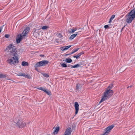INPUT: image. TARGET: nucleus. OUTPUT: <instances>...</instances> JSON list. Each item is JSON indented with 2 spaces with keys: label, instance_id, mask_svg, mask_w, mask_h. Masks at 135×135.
Listing matches in <instances>:
<instances>
[{
  "label": "nucleus",
  "instance_id": "nucleus-16",
  "mask_svg": "<svg viewBox=\"0 0 135 135\" xmlns=\"http://www.w3.org/2000/svg\"><path fill=\"white\" fill-rule=\"evenodd\" d=\"M22 65L23 66H28V63L26 61H23L22 62Z\"/></svg>",
  "mask_w": 135,
  "mask_h": 135
},
{
  "label": "nucleus",
  "instance_id": "nucleus-6",
  "mask_svg": "<svg viewBox=\"0 0 135 135\" xmlns=\"http://www.w3.org/2000/svg\"><path fill=\"white\" fill-rule=\"evenodd\" d=\"M114 125H112L111 126H109L108 127L106 128L105 131V132L104 133L106 135H108L110 131L114 127Z\"/></svg>",
  "mask_w": 135,
  "mask_h": 135
},
{
  "label": "nucleus",
  "instance_id": "nucleus-26",
  "mask_svg": "<svg viewBox=\"0 0 135 135\" xmlns=\"http://www.w3.org/2000/svg\"><path fill=\"white\" fill-rule=\"evenodd\" d=\"M43 76L47 78L49 77V75L45 73L42 74Z\"/></svg>",
  "mask_w": 135,
  "mask_h": 135
},
{
  "label": "nucleus",
  "instance_id": "nucleus-21",
  "mask_svg": "<svg viewBox=\"0 0 135 135\" xmlns=\"http://www.w3.org/2000/svg\"><path fill=\"white\" fill-rule=\"evenodd\" d=\"M65 61L68 63H70L72 62V60L70 58H67L66 59Z\"/></svg>",
  "mask_w": 135,
  "mask_h": 135
},
{
  "label": "nucleus",
  "instance_id": "nucleus-3",
  "mask_svg": "<svg viewBox=\"0 0 135 135\" xmlns=\"http://www.w3.org/2000/svg\"><path fill=\"white\" fill-rule=\"evenodd\" d=\"M14 122L16 123L17 126L20 128V127L23 128L26 125V124L23 123L22 120H21L18 117L16 118V119L14 120Z\"/></svg>",
  "mask_w": 135,
  "mask_h": 135
},
{
  "label": "nucleus",
  "instance_id": "nucleus-28",
  "mask_svg": "<svg viewBox=\"0 0 135 135\" xmlns=\"http://www.w3.org/2000/svg\"><path fill=\"white\" fill-rule=\"evenodd\" d=\"M38 89L39 90H42L43 91H44L45 90V89L42 88L41 87H40L39 88H38Z\"/></svg>",
  "mask_w": 135,
  "mask_h": 135
},
{
  "label": "nucleus",
  "instance_id": "nucleus-5",
  "mask_svg": "<svg viewBox=\"0 0 135 135\" xmlns=\"http://www.w3.org/2000/svg\"><path fill=\"white\" fill-rule=\"evenodd\" d=\"M113 91L112 90L110 89H107L104 93V95H106L108 98L111 96L113 94Z\"/></svg>",
  "mask_w": 135,
  "mask_h": 135
},
{
  "label": "nucleus",
  "instance_id": "nucleus-34",
  "mask_svg": "<svg viewBox=\"0 0 135 135\" xmlns=\"http://www.w3.org/2000/svg\"><path fill=\"white\" fill-rule=\"evenodd\" d=\"M109 27V26L108 25H105L104 26V27L105 29H107Z\"/></svg>",
  "mask_w": 135,
  "mask_h": 135
},
{
  "label": "nucleus",
  "instance_id": "nucleus-20",
  "mask_svg": "<svg viewBox=\"0 0 135 135\" xmlns=\"http://www.w3.org/2000/svg\"><path fill=\"white\" fill-rule=\"evenodd\" d=\"M23 77H25L26 78H27L29 79H30L31 78V77L29 75L26 74V75L25 74V73L24 74V75L23 76Z\"/></svg>",
  "mask_w": 135,
  "mask_h": 135
},
{
  "label": "nucleus",
  "instance_id": "nucleus-29",
  "mask_svg": "<svg viewBox=\"0 0 135 135\" xmlns=\"http://www.w3.org/2000/svg\"><path fill=\"white\" fill-rule=\"evenodd\" d=\"M44 91L48 95H50L51 94V93L50 92L47 91L46 90H45Z\"/></svg>",
  "mask_w": 135,
  "mask_h": 135
},
{
  "label": "nucleus",
  "instance_id": "nucleus-40",
  "mask_svg": "<svg viewBox=\"0 0 135 135\" xmlns=\"http://www.w3.org/2000/svg\"><path fill=\"white\" fill-rule=\"evenodd\" d=\"M132 85H131L130 86H129L128 87H127V88H129V87H130V88H131L132 87Z\"/></svg>",
  "mask_w": 135,
  "mask_h": 135
},
{
  "label": "nucleus",
  "instance_id": "nucleus-39",
  "mask_svg": "<svg viewBox=\"0 0 135 135\" xmlns=\"http://www.w3.org/2000/svg\"><path fill=\"white\" fill-rule=\"evenodd\" d=\"M73 29L75 31L76 30H77V29L76 28H73Z\"/></svg>",
  "mask_w": 135,
  "mask_h": 135
},
{
  "label": "nucleus",
  "instance_id": "nucleus-12",
  "mask_svg": "<svg viewBox=\"0 0 135 135\" xmlns=\"http://www.w3.org/2000/svg\"><path fill=\"white\" fill-rule=\"evenodd\" d=\"M107 96L106 95H104V96L102 97V98L99 102V104L100 103L102 102L105 100L107 99Z\"/></svg>",
  "mask_w": 135,
  "mask_h": 135
},
{
  "label": "nucleus",
  "instance_id": "nucleus-43",
  "mask_svg": "<svg viewBox=\"0 0 135 135\" xmlns=\"http://www.w3.org/2000/svg\"><path fill=\"white\" fill-rule=\"evenodd\" d=\"M101 135H106V134H101Z\"/></svg>",
  "mask_w": 135,
  "mask_h": 135
},
{
  "label": "nucleus",
  "instance_id": "nucleus-17",
  "mask_svg": "<svg viewBox=\"0 0 135 135\" xmlns=\"http://www.w3.org/2000/svg\"><path fill=\"white\" fill-rule=\"evenodd\" d=\"M77 33H76L72 35H71L70 37V40H72L75 38L76 36L77 35Z\"/></svg>",
  "mask_w": 135,
  "mask_h": 135
},
{
  "label": "nucleus",
  "instance_id": "nucleus-30",
  "mask_svg": "<svg viewBox=\"0 0 135 135\" xmlns=\"http://www.w3.org/2000/svg\"><path fill=\"white\" fill-rule=\"evenodd\" d=\"M113 87V85H110L108 87V89H111Z\"/></svg>",
  "mask_w": 135,
  "mask_h": 135
},
{
  "label": "nucleus",
  "instance_id": "nucleus-2",
  "mask_svg": "<svg viewBox=\"0 0 135 135\" xmlns=\"http://www.w3.org/2000/svg\"><path fill=\"white\" fill-rule=\"evenodd\" d=\"M126 22L129 24L131 23L135 18V14L131 10L126 15Z\"/></svg>",
  "mask_w": 135,
  "mask_h": 135
},
{
  "label": "nucleus",
  "instance_id": "nucleus-8",
  "mask_svg": "<svg viewBox=\"0 0 135 135\" xmlns=\"http://www.w3.org/2000/svg\"><path fill=\"white\" fill-rule=\"evenodd\" d=\"M30 30V28L28 27H27L23 31L22 34V36L25 37V36H26V35L27 34Z\"/></svg>",
  "mask_w": 135,
  "mask_h": 135
},
{
  "label": "nucleus",
  "instance_id": "nucleus-1",
  "mask_svg": "<svg viewBox=\"0 0 135 135\" xmlns=\"http://www.w3.org/2000/svg\"><path fill=\"white\" fill-rule=\"evenodd\" d=\"M6 50L12 53L10 56L11 58L8 59L7 61L8 63L11 65H15V64H18V57L16 56V49L15 46L12 44H10L7 47L6 49Z\"/></svg>",
  "mask_w": 135,
  "mask_h": 135
},
{
  "label": "nucleus",
  "instance_id": "nucleus-7",
  "mask_svg": "<svg viewBox=\"0 0 135 135\" xmlns=\"http://www.w3.org/2000/svg\"><path fill=\"white\" fill-rule=\"evenodd\" d=\"M41 29V28L40 27L38 28H35L34 29L33 31V34L36 36H39L40 35V30Z\"/></svg>",
  "mask_w": 135,
  "mask_h": 135
},
{
  "label": "nucleus",
  "instance_id": "nucleus-32",
  "mask_svg": "<svg viewBox=\"0 0 135 135\" xmlns=\"http://www.w3.org/2000/svg\"><path fill=\"white\" fill-rule=\"evenodd\" d=\"M5 37L6 38H8L9 37V35L8 34H6L5 35Z\"/></svg>",
  "mask_w": 135,
  "mask_h": 135
},
{
  "label": "nucleus",
  "instance_id": "nucleus-41",
  "mask_svg": "<svg viewBox=\"0 0 135 135\" xmlns=\"http://www.w3.org/2000/svg\"><path fill=\"white\" fill-rule=\"evenodd\" d=\"M2 30V28H0V33L1 32V30Z\"/></svg>",
  "mask_w": 135,
  "mask_h": 135
},
{
  "label": "nucleus",
  "instance_id": "nucleus-14",
  "mask_svg": "<svg viewBox=\"0 0 135 135\" xmlns=\"http://www.w3.org/2000/svg\"><path fill=\"white\" fill-rule=\"evenodd\" d=\"M84 53L82 52H80L78 53L77 55L73 56V57L74 58H76V59H78L79 57L81 55H82Z\"/></svg>",
  "mask_w": 135,
  "mask_h": 135
},
{
  "label": "nucleus",
  "instance_id": "nucleus-23",
  "mask_svg": "<svg viewBox=\"0 0 135 135\" xmlns=\"http://www.w3.org/2000/svg\"><path fill=\"white\" fill-rule=\"evenodd\" d=\"M80 65L79 64H77L76 65H74L73 66H71V68H77L79 67Z\"/></svg>",
  "mask_w": 135,
  "mask_h": 135
},
{
  "label": "nucleus",
  "instance_id": "nucleus-31",
  "mask_svg": "<svg viewBox=\"0 0 135 135\" xmlns=\"http://www.w3.org/2000/svg\"><path fill=\"white\" fill-rule=\"evenodd\" d=\"M79 48H77L76 49H74L73 50L74 51V52H76L79 50Z\"/></svg>",
  "mask_w": 135,
  "mask_h": 135
},
{
  "label": "nucleus",
  "instance_id": "nucleus-24",
  "mask_svg": "<svg viewBox=\"0 0 135 135\" xmlns=\"http://www.w3.org/2000/svg\"><path fill=\"white\" fill-rule=\"evenodd\" d=\"M49 27L47 26H43L42 28H41V29L42 28L43 30H46L47 28H49Z\"/></svg>",
  "mask_w": 135,
  "mask_h": 135
},
{
  "label": "nucleus",
  "instance_id": "nucleus-42",
  "mask_svg": "<svg viewBox=\"0 0 135 135\" xmlns=\"http://www.w3.org/2000/svg\"><path fill=\"white\" fill-rule=\"evenodd\" d=\"M70 55V54H66V55H65L66 56H68V55Z\"/></svg>",
  "mask_w": 135,
  "mask_h": 135
},
{
  "label": "nucleus",
  "instance_id": "nucleus-9",
  "mask_svg": "<svg viewBox=\"0 0 135 135\" xmlns=\"http://www.w3.org/2000/svg\"><path fill=\"white\" fill-rule=\"evenodd\" d=\"M25 37L21 34L19 35H18L16 39V42L18 44L20 42L21 40Z\"/></svg>",
  "mask_w": 135,
  "mask_h": 135
},
{
  "label": "nucleus",
  "instance_id": "nucleus-27",
  "mask_svg": "<svg viewBox=\"0 0 135 135\" xmlns=\"http://www.w3.org/2000/svg\"><path fill=\"white\" fill-rule=\"evenodd\" d=\"M61 66L63 67L66 68L67 67L65 63H63L61 64Z\"/></svg>",
  "mask_w": 135,
  "mask_h": 135
},
{
  "label": "nucleus",
  "instance_id": "nucleus-11",
  "mask_svg": "<svg viewBox=\"0 0 135 135\" xmlns=\"http://www.w3.org/2000/svg\"><path fill=\"white\" fill-rule=\"evenodd\" d=\"M79 105L77 102H75V103L74 107L75 109V114H77L78 112L79 108Z\"/></svg>",
  "mask_w": 135,
  "mask_h": 135
},
{
  "label": "nucleus",
  "instance_id": "nucleus-35",
  "mask_svg": "<svg viewBox=\"0 0 135 135\" xmlns=\"http://www.w3.org/2000/svg\"><path fill=\"white\" fill-rule=\"evenodd\" d=\"M112 20H113L111 19L110 18V20H109V21L108 22L109 23H111V22H112Z\"/></svg>",
  "mask_w": 135,
  "mask_h": 135
},
{
  "label": "nucleus",
  "instance_id": "nucleus-37",
  "mask_svg": "<svg viewBox=\"0 0 135 135\" xmlns=\"http://www.w3.org/2000/svg\"><path fill=\"white\" fill-rule=\"evenodd\" d=\"M74 53L75 52H74V51L72 50V52L71 53H70L69 54L71 55L72 54H74Z\"/></svg>",
  "mask_w": 135,
  "mask_h": 135
},
{
  "label": "nucleus",
  "instance_id": "nucleus-44",
  "mask_svg": "<svg viewBox=\"0 0 135 135\" xmlns=\"http://www.w3.org/2000/svg\"><path fill=\"white\" fill-rule=\"evenodd\" d=\"M123 28H122V30H123Z\"/></svg>",
  "mask_w": 135,
  "mask_h": 135
},
{
  "label": "nucleus",
  "instance_id": "nucleus-36",
  "mask_svg": "<svg viewBox=\"0 0 135 135\" xmlns=\"http://www.w3.org/2000/svg\"><path fill=\"white\" fill-rule=\"evenodd\" d=\"M59 37L60 38H61L62 37V36L61 35V34L59 33Z\"/></svg>",
  "mask_w": 135,
  "mask_h": 135
},
{
  "label": "nucleus",
  "instance_id": "nucleus-4",
  "mask_svg": "<svg viewBox=\"0 0 135 135\" xmlns=\"http://www.w3.org/2000/svg\"><path fill=\"white\" fill-rule=\"evenodd\" d=\"M49 61L47 60H42L37 62L35 65V67L36 69L38 67L42 66H44L47 65L49 63Z\"/></svg>",
  "mask_w": 135,
  "mask_h": 135
},
{
  "label": "nucleus",
  "instance_id": "nucleus-13",
  "mask_svg": "<svg viewBox=\"0 0 135 135\" xmlns=\"http://www.w3.org/2000/svg\"><path fill=\"white\" fill-rule=\"evenodd\" d=\"M59 128H60L59 127H58L56 128L55 127H54V128H55V130L53 132V133L54 134H56L58 133L59 130Z\"/></svg>",
  "mask_w": 135,
  "mask_h": 135
},
{
  "label": "nucleus",
  "instance_id": "nucleus-38",
  "mask_svg": "<svg viewBox=\"0 0 135 135\" xmlns=\"http://www.w3.org/2000/svg\"><path fill=\"white\" fill-rule=\"evenodd\" d=\"M135 14V9H133L131 10Z\"/></svg>",
  "mask_w": 135,
  "mask_h": 135
},
{
  "label": "nucleus",
  "instance_id": "nucleus-25",
  "mask_svg": "<svg viewBox=\"0 0 135 135\" xmlns=\"http://www.w3.org/2000/svg\"><path fill=\"white\" fill-rule=\"evenodd\" d=\"M24 73H19L18 74H16L17 75L20 76H23L24 75Z\"/></svg>",
  "mask_w": 135,
  "mask_h": 135
},
{
  "label": "nucleus",
  "instance_id": "nucleus-10",
  "mask_svg": "<svg viewBox=\"0 0 135 135\" xmlns=\"http://www.w3.org/2000/svg\"><path fill=\"white\" fill-rule=\"evenodd\" d=\"M71 132V128H68L66 129L64 135H70Z\"/></svg>",
  "mask_w": 135,
  "mask_h": 135
},
{
  "label": "nucleus",
  "instance_id": "nucleus-22",
  "mask_svg": "<svg viewBox=\"0 0 135 135\" xmlns=\"http://www.w3.org/2000/svg\"><path fill=\"white\" fill-rule=\"evenodd\" d=\"M68 32L70 33H73L75 32V31L73 29H70L69 30Z\"/></svg>",
  "mask_w": 135,
  "mask_h": 135
},
{
  "label": "nucleus",
  "instance_id": "nucleus-19",
  "mask_svg": "<svg viewBox=\"0 0 135 135\" xmlns=\"http://www.w3.org/2000/svg\"><path fill=\"white\" fill-rule=\"evenodd\" d=\"M81 87V85L78 83L76 85V90H79V89Z\"/></svg>",
  "mask_w": 135,
  "mask_h": 135
},
{
  "label": "nucleus",
  "instance_id": "nucleus-15",
  "mask_svg": "<svg viewBox=\"0 0 135 135\" xmlns=\"http://www.w3.org/2000/svg\"><path fill=\"white\" fill-rule=\"evenodd\" d=\"M71 45L65 47H64L61 48V50H67L68 49L71 47Z\"/></svg>",
  "mask_w": 135,
  "mask_h": 135
},
{
  "label": "nucleus",
  "instance_id": "nucleus-18",
  "mask_svg": "<svg viewBox=\"0 0 135 135\" xmlns=\"http://www.w3.org/2000/svg\"><path fill=\"white\" fill-rule=\"evenodd\" d=\"M6 76L7 75L6 74H0V78H6Z\"/></svg>",
  "mask_w": 135,
  "mask_h": 135
},
{
  "label": "nucleus",
  "instance_id": "nucleus-33",
  "mask_svg": "<svg viewBox=\"0 0 135 135\" xmlns=\"http://www.w3.org/2000/svg\"><path fill=\"white\" fill-rule=\"evenodd\" d=\"M115 17V16L114 15H113L110 18L113 20L114 18Z\"/></svg>",
  "mask_w": 135,
  "mask_h": 135
}]
</instances>
